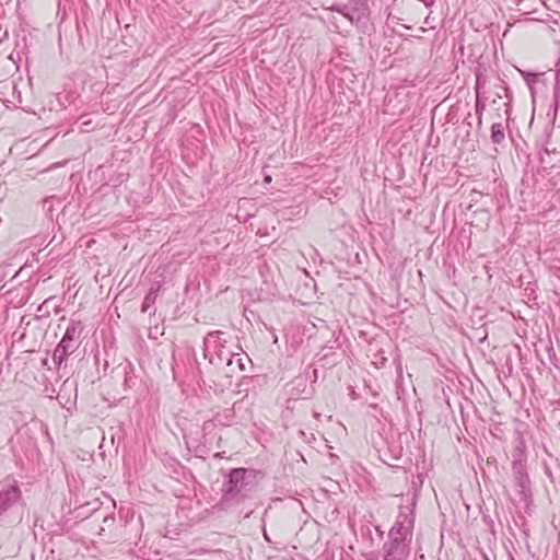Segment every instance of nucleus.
Wrapping results in <instances>:
<instances>
[{
    "label": "nucleus",
    "instance_id": "nucleus-8",
    "mask_svg": "<svg viewBox=\"0 0 560 560\" xmlns=\"http://www.w3.org/2000/svg\"><path fill=\"white\" fill-rule=\"evenodd\" d=\"M490 138L494 144L503 143V141L505 139V132H504V126L502 122L492 124Z\"/></svg>",
    "mask_w": 560,
    "mask_h": 560
},
{
    "label": "nucleus",
    "instance_id": "nucleus-2",
    "mask_svg": "<svg viewBox=\"0 0 560 560\" xmlns=\"http://www.w3.org/2000/svg\"><path fill=\"white\" fill-rule=\"evenodd\" d=\"M83 332V325L81 322L71 320L68 325L66 332L52 353V361L57 365H61L67 357L73 353L78 348V341Z\"/></svg>",
    "mask_w": 560,
    "mask_h": 560
},
{
    "label": "nucleus",
    "instance_id": "nucleus-10",
    "mask_svg": "<svg viewBox=\"0 0 560 560\" xmlns=\"http://www.w3.org/2000/svg\"><path fill=\"white\" fill-rule=\"evenodd\" d=\"M482 88V84L480 82V79L479 77H477V80H476V97L480 96V89Z\"/></svg>",
    "mask_w": 560,
    "mask_h": 560
},
{
    "label": "nucleus",
    "instance_id": "nucleus-7",
    "mask_svg": "<svg viewBox=\"0 0 560 560\" xmlns=\"http://www.w3.org/2000/svg\"><path fill=\"white\" fill-rule=\"evenodd\" d=\"M226 366L229 368V372L234 373L237 369L240 372L245 370L244 360L240 354H234L231 352L225 353Z\"/></svg>",
    "mask_w": 560,
    "mask_h": 560
},
{
    "label": "nucleus",
    "instance_id": "nucleus-9",
    "mask_svg": "<svg viewBox=\"0 0 560 560\" xmlns=\"http://www.w3.org/2000/svg\"><path fill=\"white\" fill-rule=\"evenodd\" d=\"M485 109H486L485 101H482L480 98V96L476 97L475 112H476V115L478 118V122H477L478 127H481V125H482V114H483Z\"/></svg>",
    "mask_w": 560,
    "mask_h": 560
},
{
    "label": "nucleus",
    "instance_id": "nucleus-1",
    "mask_svg": "<svg viewBox=\"0 0 560 560\" xmlns=\"http://www.w3.org/2000/svg\"><path fill=\"white\" fill-rule=\"evenodd\" d=\"M415 517L408 509H401L388 533L384 545V560H406L410 553V542Z\"/></svg>",
    "mask_w": 560,
    "mask_h": 560
},
{
    "label": "nucleus",
    "instance_id": "nucleus-5",
    "mask_svg": "<svg viewBox=\"0 0 560 560\" xmlns=\"http://www.w3.org/2000/svg\"><path fill=\"white\" fill-rule=\"evenodd\" d=\"M21 497V491L16 486L7 485L0 490V514L2 515Z\"/></svg>",
    "mask_w": 560,
    "mask_h": 560
},
{
    "label": "nucleus",
    "instance_id": "nucleus-6",
    "mask_svg": "<svg viewBox=\"0 0 560 560\" xmlns=\"http://www.w3.org/2000/svg\"><path fill=\"white\" fill-rule=\"evenodd\" d=\"M160 289H161V285L158 284L156 287H152L149 290V292L144 296V300H143L142 305H141V312L142 313H150V314H153V315L155 314V310L153 308V305L156 302Z\"/></svg>",
    "mask_w": 560,
    "mask_h": 560
},
{
    "label": "nucleus",
    "instance_id": "nucleus-11",
    "mask_svg": "<svg viewBox=\"0 0 560 560\" xmlns=\"http://www.w3.org/2000/svg\"><path fill=\"white\" fill-rule=\"evenodd\" d=\"M271 180V177L270 176H266L265 177V182L269 183Z\"/></svg>",
    "mask_w": 560,
    "mask_h": 560
},
{
    "label": "nucleus",
    "instance_id": "nucleus-4",
    "mask_svg": "<svg viewBox=\"0 0 560 560\" xmlns=\"http://www.w3.org/2000/svg\"><path fill=\"white\" fill-rule=\"evenodd\" d=\"M223 332L220 330L210 331L205 337V355H209L210 363H215V359L218 361H224L225 353L229 352L225 350L226 340L223 338Z\"/></svg>",
    "mask_w": 560,
    "mask_h": 560
},
{
    "label": "nucleus",
    "instance_id": "nucleus-3",
    "mask_svg": "<svg viewBox=\"0 0 560 560\" xmlns=\"http://www.w3.org/2000/svg\"><path fill=\"white\" fill-rule=\"evenodd\" d=\"M247 470L244 468L232 469L229 479L224 483V493L222 497V503H238L243 500L242 492L245 489Z\"/></svg>",
    "mask_w": 560,
    "mask_h": 560
}]
</instances>
